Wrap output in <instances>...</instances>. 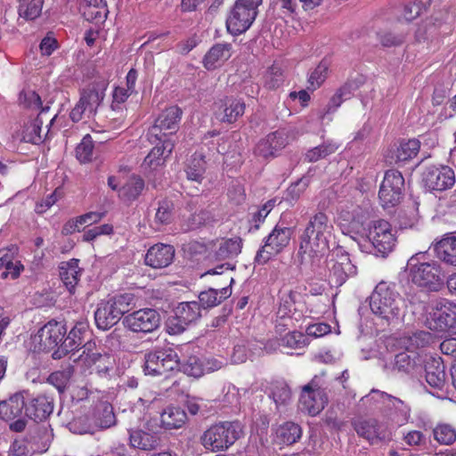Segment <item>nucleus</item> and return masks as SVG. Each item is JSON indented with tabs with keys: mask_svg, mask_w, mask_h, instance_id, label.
<instances>
[{
	"mask_svg": "<svg viewBox=\"0 0 456 456\" xmlns=\"http://www.w3.org/2000/svg\"><path fill=\"white\" fill-rule=\"evenodd\" d=\"M333 224L322 211L311 215L298 235L297 256L301 264L315 263L330 251Z\"/></svg>",
	"mask_w": 456,
	"mask_h": 456,
	"instance_id": "1",
	"label": "nucleus"
},
{
	"mask_svg": "<svg viewBox=\"0 0 456 456\" xmlns=\"http://www.w3.org/2000/svg\"><path fill=\"white\" fill-rule=\"evenodd\" d=\"M372 314L387 324L400 321L405 313V301L395 285L379 282L370 297Z\"/></svg>",
	"mask_w": 456,
	"mask_h": 456,
	"instance_id": "2",
	"label": "nucleus"
},
{
	"mask_svg": "<svg viewBox=\"0 0 456 456\" xmlns=\"http://www.w3.org/2000/svg\"><path fill=\"white\" fill-rule=\"evenodd\" d=\"M408 279L417 287L428 291H438L444 285V273L436 260H428L425 252L411 256L406 265Z\"/></svg>",
	"mask_w": 456,
	"mask_h": 456,
	"instance_id": "3",
	"label": "nucleus"
},
{
	"mask_svg": "<svg viewBox=\"0 0 456 456\" xmlns=\"http://www.w3.org/2000/svg\"><path fill=\"white\" fill-rule=\"evenodd\" d=\"M243 435V427L239 421H223L210 426L200 437L205 449L224 452Z\"/></svg>",
	"mask_w": 456,
	"mask_h": 456,
	"instance_id": "4",
	"label": "nucleus"
},
{
	"mask_svg": "<svg viewBox=\"0 0 456 456\" xmlns=\"http://www.w3.org/2000/svg\"><path fill=\"white\" fill-rule=\"evenodd\" d=\"M262 1L236 0L226 19L227 30L235 36L246 32L256 20Z\"/></svg>",
	"mask_w": 456,
	"mask_h": 456,
	"instance_id": "5",
	"label": "nucleus"
},
{
	"mask_svg": "<svg viewBox=\"0 0 456 456\" xmlns=\"http://www.w3.org/2000/svg\"><path fill=\"white\" fill-rule=\"evenodd\" d=\"M179 367V357L172 347H156L144 354L145 375L163 376Z\"/></svg>",
	"mask_w": 456,
	"mask_h": 456,
	"instance_id": "6",
	"label": "nucleus"
},
{
	"mask_svg": "<svg viewBox=\"0 0 456 456\" xmlns=\"http://www.w3.org/2000/svg\"><path fill=\"white\" fill-rule=\"evenodd\" d=\"M69 360L82 371L94 367L99 374H105L111 367L110 356L102 354L94 341L85 342L79 349L69 355Z\"/></svg>",
	"mask_w": 456,
	"mask_h": 456,
	"instance_id": "7",
	"label": "nucleus"
},
{
	"mask_svg": "<svg viewBox=\"0 0 456 456\" xmlns=\"http://www.w3.org/2000/svg\"><path fill=\"white\" fill-rule=\"evenodd\" d=\"M326 267L329 272V281L335 286L343 285L349 277L356 274V266L352 264L349 255L340 246L334 248L328 254Z\"/></svg>",
	"mask_w": 456,
	"mask_h": 456,
	"instance_id": "8",
	"label": "nucleus"
},
{
	"mask_svg": "<svg viewBox=\"0 0 456 456\" xmlns=\"http://www.w3.org/2000/svg\"><path fill=\"white\" fill-rule=\"evenodd\" d=\"M305 310V305L301 293L293 290L283 292L277 312L278 325L286 328L295 327L296 323L303 320Z\"/></svg>",
	"mask_w": 456,
	"mask_h": 456,
	"instance_id": "9",
	"label": "nucleus"
},
{
	"mask_svg": "<svg viewBox=\"0 0 456 456\" xmlns=\"http://www.w3.org/2000/svg\"><path fill=\"white\" fill-rule=\"evenodd\" d=\"M322 375H315L301 389L299 407L311 416L318 415L328 403V397L322 388Z\"/></svg>",
	"mask_w": 456,
	"mask_h": 456,
	"instance_id": "10",
	"label": "nucleus"
},
{
	"mask_svg": "<svg viewBox=\"0 0 456 456\" xmlns=\"http://www.w3.org/2000/svg\"><path fill=\"white\" fill-rule=\"evenodd\" d=\"M66 332L64 324L50 321L31 337L29 349L34 353H42L58 348Z\"/></svg>",
	"mask_w": 456,
	"mask_h": 456,
	"instance_id": "11",
	"label": "nucleus"
},
{
	"mask_svg": "<svg viewBox=\"0 0 456 456\" xmlns=\"http://www.w3.org/2000/svg\"><path fill=\"white\" fill-rule=\"evenodd\" d=\"M431 330L438 333L452 334L456 331V304L447 299H440L435 311L427 319Z\"/></svg>",
	"mask_w": 456,
	"mask_h": 456,
	"instance_id": "12",
	"label": "nucleus"
},
{
	"mask_svg": "<svg viewBox=\"0 0 456 456\" xmlns=\"http://www.w3.org/2000/svg\"><path fill=\"white\" fill-rule=\"evenodd\" d=\"M421 183L430 192H442L452 189L456 183L454 170L449 166H429L421 174Z\"/></svg>",
	"mask_w": 456,
	"mask_h": 456,
	"instance_id": "13",
	"label": "nucleus"
},
{
	"mask_svg": "<svg viewBox=\"0 0 456 456\" xmlns=\"http://www.w3.org/2000/svg\"><path fill=\"white\" fill-rule=\"evenodd\" d=\"M292 231L289 227L275 225L273 231L264 239L263 247L257 251L255 261L258 265L265 264L272 256L281 252L291 239Z\"/></svg>",
	"mask_w": 456,
	"mask_h": 456,
	"instance_id": "14",
	"label": "nucleus"
},
{
	"mask_svg": "<svg viewBox=\"0 0 456 456\" xmlns=\"http://www.w3.org/2000/svg\"><path fill=\"white\" fill-rule=\"evenodd\" d=\"M396 232L386 220L373 221L369 227L368 239L372 248L382 256H387L396 245Z\"/></svg>",
	"mask_w": 456,
	"mask_h": 456,
	"instance_id": "15",
	"label": "nucleus"
},
{
	"mask_svg": "<svg viewBox=\"0 0 456 456\" xmlns=\"http://www.w3.org/2000/svg\"><path fill=\"white\" fill-rule=\"evenodd\" d=\"M403 187L404 179L403 175L395 169L387 170L379 191L382 207L387 208L397 205L402 199Z\"/></svg>",
	"mask_w": 456,
	"mask_h": 456,
	"instance_id": "16",
	"label": "nucleus"
},
{
	"mask_svg": "<svg viewBox=\"0 0 456 456\" xmlns=\"http://www.w3.org/2000/svg\"><path fill=\"white\" fill-rule=\"evenodd\" d=\"M183 111L178 106H170L164 110L155 120L150 134L158 141L167 138L172 140V136L178 129L179 122L182 118Z\"/></svg>",
	"mask_w": 456,
	"mask_h": 456,
	"instance_id": "17",
	"label": "nucleus"
},
{
	"mask_svg": "<svg viewBox=\"0 0 456 456\" xmlns=\"http://www.w3.org/2000/svg\"><path fill=\"white\" fill-rule=\"evenodd\" d=\"M105 89L94 86L84 89L81 93L79 102L72 109L70 118L74 122L80 121L84 117L90 118L104 98Z\"/></svg>",
	"mask_w": 456,
	"mask_h": 456,
	"instance_id": "18",
	"label": "nucleus"
},
{
	"mask_svg": "<svg viewBox=\"0 0 456 456\" xmlns=\"http://www.w3.org/2000/svg\"><path fill=\"white\" fill-rule=\"evenodd\" d=\"M105 89L94 86L84 89L81 93L79 102L72 109L70 118L74 122L80 121L84 117L90 118L104 98Z\"/></svg>",
	"mask_w": 456,
	"mask_h": 456,
	"instance_id": "19",
	"label": "nucleus"
},
{
	"mask_svg": "<svg viewBox=\"0 0 456 456\" xmlns=\"http://www.w3.org/2000/svg\"><path fill=\"white\" fill-rule=\"evenodd\" d=\"M201 307L197 301L182 302L175 310V317L167 323V331L170 334L183 332L189 324L196 322L201 317Z\"/></svg>",
	"mask_w": 456,
	"mask_h": 456,
	"instance_id": "20",
	"label": "nucleus"
},
{
	"mask_svg": "<svg viewBox=\"0 0 456 456\" xmlns=\"http://www.w3.org/2000/svg\"><path fill=\"white\" fill-rule=\"evenodd\" d=\"M159 314L152 308H143L124 317L123 324L134 332L150 333L158 329Z\"/></svg>",
	"mask_w": 456,
	"mask_h": 456,
	"instance_id": "21",
	"label": "nucleus"
},
{
	"mask_svg": "<svg viewBox=\"0 0 456 456\" xmlns=\"http://www.w3.org/2000/svg\"><path fill=\"white\" fill-rule=\"evenodd\" d=\"M426 381L436 392H430L433 395L444 399L446 397L444 392L445 386L444 365L441 358L428 357L424 359Z\"/></svg>",
	"mask_w": 456,
	"mask_h": 456,
	"instance_id": "22",
	"label": "nucleus"
},
{
	"mask_svg": "<svg viewBox=\"0 0 456 456\" xmlns=\"http://www.w3.org/2000/svg\"><path fill=\"white\" fill-rule=\"evenodd\" d=\"M245 111L243 101L232 97H224L214 104V113L217 119L225 123H233Z\"/></svg>",
	"mask_w": 456,
	"mask_h": 456,
	"instance_id": "23",
	"label": "nucleus"
},
{
	"mask_svg": "<svg viewBox=\"0 0 456 456\" xmlns=\"http://www.w3.org/2000/svg\"><path fill=\"white\" fill-rule=\"evenodd\" d=\"M288 142V134L285 130L275 131L259 141L255 148V154L264 159L274 157Z\"/></svg>",
	"mask_w": 456,
	"mask_h": 456,
	"instance_id": "24",
	"label": "nucleus"
},
{
	"mask_svg": "<svg viewBox=\"0 0 456 456\" xmlns=\"http://www.w3.org/2000/svg\"><path fill=\"white\" fill-rule=\"evenodd\" d=\"M87 333L86 326L85 323L76 325L69 333L67 338L62 339L60 346L53 352V357L54 359H61V357L76 352L79 349L84 342L85 335Z\"/></svg>",
	"mask_w": 456,
	"mask_h": 456,
	"instance_id": "25",
	"label": "nucleus"
},
{
	"mask_svg": "<svg viewBox=\"0 0 456 456\" xmlns=\"http://www.w3.org/2000/svg\"><path fill=\"white\" fill-rule=\"evenodd\" d=\"M155 147L144 158L142 167L145 170H155L164 165L166 159L171 154L175 142L170 138L159 141Z\"/></svg>",
	"mask_w": 456,
	"mask_h": 456,
	"instance_id": "26",
	"label": "nucleus"
},
{
	"mask_svg": "<svg viewBox=\"0 0 456 456\" xmlns=\"http://www.w3.org/2000/svg\"><path fill=\"white\" fill-rule=\"evenodd\" d=\"M174 256L173 246L159 243L148 249L145 255V264L152 268H164L173 262Z\"/></svg>",
	"mask_w": 456,
	"mask_h": 456,
	"instance_id": "27",
	"label": "nucleus"
},
{
	"mask_svg": "<svg viewBox=\"0 0 456 456\" xmlns=\"http://www.w3.org/2000/svg\"><path fill=\"white\" fill-rule=\"evenodd\" d=\"M436 256L444 265L456 267V235L445 233L434 242Z\"/></svg>",
	"mask_w": 456,
	"mask_h": 456,
	"instance_id": "28",
	"label": "nucleus"
},
{
	"mask_svg": "<svg viewBox=\"0 0 456 456\" xmlns=\"http://www.w3.org/2000/svg\"><path fill=\"white\" fill-rule=\"evenodd\" d=\"M25 392H16L7 399L0 401V419L12 421L22 416L26 408Z\"/></svg>",
	"mask_w": 456,
	"mask_h": 456,
	"instance_id": "29",
	"label": "nucleus"
},
{
	"mask_svg": "<svg viewBox=\"0 0 456 456\" xmlns=\"http://www.w3.org/2000/svg\"><path fill=\"white\" fill-rule=\"evenodd\" d=\"M187 421V414L180 406L169 404L159 416V427L165 430L179 429Z\"/></svg>",
	"mask_w": 456,
	"mask_h": 456,
	"instance_id": "30",
	"label": "nucleus"
},
{
	"mask_svg": "<svg viewBox=\"0 0 456 456\" xmlns=\"http://www.w3.org/2000/svg\"><path fill=\"white\" fill-rule=\"evenodd\" d=\"M53 411V400L45 395H39L26 403L25 414L35 421L45 419Z\"/></svg>",
	"mask_w": 456,
	"mask_h": 456,
	"instance_id": "31",
	"label": "nucleus"
},
{
	"mask_svg": "<svg viewBox=\"0 0 456 456\" xmlns=\"http://www.w3.org/2000/svg\"><path fill=\"white\" fill-rule=\"evenodd\" d=\"M424 358L419 354L413 351L402 352L395 355L394 369L398 371L414 374L422 370Z\"/></svg>",
	"mask_w": 456,
	"mask_h": 456,
	"instance_id": "32",
	"label": "nucleus"
},
{
	"mask_svg": "<svg viewBox=\"0 0 456 456\" xmlns=\"http://www.w3.org/2000/svg\"><path fill=\"white\" fill-rule=\"evenodd\" d=\"M357 435L370 443L383 440L386 437L384 428L376 419H359L353 422Z\"/></svg>",
	"mask_w": 456,
	"mask_h": 456,
	"instance_id": "33",
	"label": "nucleus"
},
{
	"mask_svg": "<svg viewBox=\"0 0 456 456\" xmlns=\"http://www.w3.org/2000/svg\"><path fill=\"white\" fill-rule=\"evenodd\" d=\"M94 431L112 427L116 423V417L112 405L108 402L98 403L90 414Z\"/></svg>",
	"mask_w": 456,
	"mask_h": 456,
	"instance_id": "34",
	"label": "nucleus"
},
{
	"mask_svg": "<svg viewBox=\"0 0 456 456\" xmlns=\"http://www.w3.org/2000/svg\"><path fill=\"white\" fill-rule=\"evenodd\" d=\"M232 56V45L219 43L214 45L206 53L203 63L206 69H215L222 66Z\"/></svg>",
	"mask_w": 456,
	"mask_h": 456,
	"instance_id": "35",
	"label": "nucleus"
},
{
	"mask_svg": "<svg viewBox=\"0 0 456 456\" xmlns=\"http://www.w3.org/2000/svg\"><path fill=\"white\" fill-rule=\"evenodd\" d=\"M384 396L391 402V405L387 408L389 411L387 423L395 427H402L408 423L411 418L410 407L397 397Z\"/></svg>",
	"mask_w": 456,
	"mask_h": 456,
	"instance_id": "36",
	"label": "nucleus"
},
{
	"mask_svg": "<svg viewBox=\"0 0 456 456\" xmlns=\"http://www.w3.org/2000/svg\"><path fill=\"white\" fill-rule=\"evenodd\" d=\"M361 84V78L350 79L346 81L336 91L334 95L330 98L327 106V111H335L344 101L351 98L354 93L360 88Z\"/></svg>",
	"mask_w": 456,
	"mask_h": 456,
	"instance_id": "37",
	"label": "nucleus"
},
{
	"mask_svg": "<svg viewBox=\"0 0 456 456\" xmlns=\"http://www.w3.org/2000/svg\"><path fill=\"white\" fill-rule=\"evenodd\" d=\"M81 271L77 259L73 258L61 264L60 277L69 292H72L78 283Z\"/></svg>",
	"mask_w": 456,
	"mask_h": 456,
	"instance_id": "38",
	"label": "nucleus"
},
{
	"mask_svg": "<svg viewBox=\"0 0 456 456\" xmlns=\"http://www.w3.org/2000/svg\"><path fill=\"white\" fill-rule=\"evenodd\" d=\"M115 310L106 301H102L94 313V320L98 329L107 330L114 326L120 318L114 312Z\"/></svg>",
	"mask_w": 456,
	"mask_h": 456,
	"instance_id": "39",
	"label": "nucleus"
},
{
	"mask_svg": "<svg viewBox=\"0 0 456 456\" xmlns=\"http://www.w3.org/2000/svg\"><path fill=\"white\" fill-rule=\"evenodd\" d=\"M128 432L130 445L134 448L151 451L159 444V438L154 434L141 429H129Z\"/></svg>",
	"mask_w": 456,
	"mask_h": 456,
	"instance_id": "40",
	"label": "nucleus"
},
{
	"mask_svg": "<svg viewBox=\"0 0 456 456\" xmlns=\"http://www.w3.org/2000/svg\"><path fill=\"white\" fill-rule=\"evenodd\" d=\"M232 294L230 287H224L220 289H208L199 295L200 307L203 309L211 308L219 305L224 299L229 297Z\"/></svg>",
	"mask_w": 456,
	"mask_h": 456,
	"instance_id": "41",
	"label": "nucleus"
},
{
	"mask_svg": "<svg viewBox=\"0 0 456 456\" xmlns=\"http://www.w3.org/2000/svg\"><path fill=\"white\" fill-rule=\"evenodd\" d=\"M144 188V182L139 176H131L118 190V197L124 202H131L138 198Z\"/></svg>",
	"mask_w": 456,
	"mask_h": 456,
	"instance_id": "42",
	"label": "nucleus"
},
{
	"mask_svg": "<svg viewBox=\"0 0 456 456\" xmlns=\"http://www.w3.org/2000/svg\"><path fill=\"white\" fill-rule=\"evenodd\" d=\"M276 436L280 444L289 445L300 439L302 429L299 425L288 421L278 428Z\"/></svg>",
	"mask_w": 456,
	"mask_h": 456,
	"instance_id": "43",
	"label": "nucleus"
},
{
	"mask_svg": "<svg viewBox=\"0 0 456 456\" xmlns=\"http://www.w3.org/2000/svg\"><path fill=\"white\" fill-rule=\"evenodd\" d=\"M262 84L267 89H276L283 85L284 70L279 62H273L262 76Z\"/></svg>",
	"mask_w": 456,
	"mask_h": 456,
	"instance_id": "44",
	"label": "nucleus"
},
{
	"mask_svg": "<svg viewBox=\"0 0 456 456\" xmlns=\"http://www.w3.org/2000/svg\"><path fill=\"white\" fill-rule=\"evenodd\" d=\"M269 397L273 399L276 409L287 406L291 401V390L284 381H276L272 384Z\"/></svg>",
	"mask_w": 456,
	"mask_h": 456,
	"instance_id": "45",
	"label": "nucleus"
},
{
	"mask_svg": "<svg viewBox=\"0 0 456 456\" xmlns=\"http://www.w3.org/2000/svg\"><path fill=\"white\" fill-rule=\"evenodd\" d=\"M242 240L240 238H232L218 241L216 249V258L218 260L226 259L237 256L241 251Z\"/></svg>",
	"mask_w": 456,
	"mask_h": 456,
	"instance_id": "46",
	"label": "nucleus"
},
{
	"mask_svg": "<svg viewBox=\"0 0 456 456\" xmlns=\"http://www.w3.org/2000/svg\"><path fill=\"white\" fill-rule=\"evenodd\" d=\"M420 142L417 139L403 141L399 143L395 151L396 162H406L417 156Z\"/></svg>",
	"mask_w": 456,
	"mask_h": 456,
	"instance_id": "47",
	"label": "nucleus"
},
{
	"mask_svg": "<svg viewBox=\"0 0 456 456\" xmlns=\"http://www.w3.org/2000/svg\"><path fill=\"white\" fill-rule=\"evenodd\" d=\"M43 120L37 116L25 125L22 132V139L27 142L38 144L43 142L44 134L42 129Z\"/></svg>",
	"mask_w": 456,
	"mask_h": 456,
	"instance_id": "48",
	"label": "nucleus"
},
{
	"mask_svg": "<svg viewBox=\"0 0 456 456\" xmlns=\"http://www.w3.org/2000/svg\"><path fill=\"white\" fill-rule=\"evenodd\" d=\"M350 218V213L342 212L338 216V225L342 232L346 235L350 236L354 240L357 241L361 251L365 252L367 249L357 240V235L360 229V223L354 219L348 222Z\"/></svg>",
	"mask_w": 456,
	"mask_h": 456,
	"instance_id": "49",
	"label": "nucleus"
},
{
	"mask_svg": "<svg viewBox=\"0 0 456 456\" xmlns=\"http://www.w3.org/2000/svg\"><path fill=\"white\" fill-rule=\"evenodd\" d=\"M84 2L86 4L84 14L87 20L99 22L106 19L108 11L104 0H84Z\"/></svg>",
	"mask_w": 456,
	"mask_h": 456,
	"instance_id": "50",
	"label": "nucleus"
},
{
	"mask_svg": "<svg viewBox=\"0 0 456 456\" xmlns=\"http://www.w3.org/2000/svg\"><path fill=\"white\" fill-rule=\"evenodd\" d=\"M434 439L442 445H451L456 441V428L452 425L441 423L433 429Z\"/></svg>",
	"mask_w": 456,
	"mask_h": 456,
	"instance_id": "51",
	"label": "nucleus"
},
{
	"mask_svg": "<svg viewBox=\"0 0 456 456\" xmlns=\"http://www.w3.org/2000/svg\"><path fill=\"white\" fill-rule=\"evenodd\" d=\"M186 175L189 180L200 182L205 171V160L202 153L195 152L186 167Z\"/></svg>",
	"mask_w": 456,
	"mask_h": 456,
	"instance_id": "52",
	"label": "nucleus"
},
{
	"mask_svg": "<svg viewBox=\"0 0 456 456\" xmlns=\"http://www.w3.org/2000/svg\"><path fill=\"white\" fill-rule=\"evenodd\" d=\"M339 147L335 142L327 141L322 145L316 146L309 150L305 153V159L309 162H316L327 156L334 153Z\"/></svg>",
	"mask_w": 456,
	"mask_h": 456,
	"instance_id": "53",
	"label": "nucleus"
},
{
	"mask_svg": "<svg viewBox=\"0 0 456 456\" xmlns=\"http://www.w3.org/2000/svg\"><path fill=\"white\" fill-rule=\"evenodd\" d=\"M330 63L322 60L316 68L310 73L308 77V89L314 91L319 88L328 77Z\"/></svg>",
	"mask_w": 456,
	"mask_h": 456,
	"instance_id": "54",
	"label": "nucleus"
},
{
	"mask_svg": "<svg viewBox=\"0 0 456 456\" xmlns=\"http://www.w3.org/2000/svg\"><path fill=\"white\" fill-rule=\"evenodd\" d=\"M114 312L121 318L126 313L131 310L134 305V296L131 293H125L114 296L107 300Z\"/></svg>",
	"mask_w": 456,
	"mask_h": 456,
	"instance_id": "55",
	"label": "nucleus"
},
{
	"mask_svg": "<svg viewBox=\"0 0 456 456\" xmlns=\"http://www.w3.org/2000/svg\"><path fill=\"white\" fill-rule=\"evenodd\" d=\"M44 0H30L19 5V15L27 20L37 19L42 12Z\"/></svg>",
	"mask_w": 456,
	"mask_h": 456,
	"instance_id": "56",
	"label": "nucleus"
},
{
	"mask_svg": "<svg viewBox=\"0 0 456 456\" xmlns=\"http://www.w3.org/2000/svg\"><path fill=\"white\" fill-rule=\"evenodd\" d=\"M381 395L387 397H393L385 392L372 389L369 395L362 398V402L363 404L369 405L370 408L386 407L387 409L389 405H391V402L390 400L385 398V396H381Z\"/></svg>",
	"mask_w": 456,
	"mask_h": 456,
	"instance_id": "57",
	"label": "nucleus"
},
{
	"mask_svg": "<svg viewBox=\"0 0 456 456\" xmlns=\"http://www.w3.org/2000/svg\"><path fill=\"white\" fill-rule=\"evenodd\" d=\"M35 448L26 438L18 437L9 444V456H32Z\"/></svg>",
	"mask_w": 456,
	"mask_h": 456,
	"instance_id": "58",
	"label": "nucleus"
},
{
	"mask_svg": "<svg viewBox=\"0 0 456 456\" xmlns=\"http://www.w3.org/2000/svg\"><path fill=\"white\" fill-rule=\"evenodd\" d=\"M69 429L75 434H94V428L90 415L74 419L68 425Z\"/></svg>",
	"mask_w": 456,
	"mask_h": 456,
	"instance_id": "59",
	"label": "nucleus"
},
{
	"mask_svg": "<svg viewBox=\"0 0 456 456\" xmlns=\"http://www.w3.org/2000/svg\"><path fill=\"white\" fill-rule=\"evenodd\" d=\"M182 370L188 376L200 378L205 374L203 361L197 356H191L181 365Z\"/></svg>",
	"mask_w": 456,
	"mask_h": 456,
	"instance_id": "60",
	"label": "nucleus"
},
{
	"mask_svg": "<svg viewBox=\"0 0 456 456\" xmlns=\"http://www.w3.org/2000/svg\"><path fill=\"white\" fill-rule=\"evenodd\" d=\"M94 143L91 136L86 134L76 148V156L80 162H88L93 158Z\"/></svg>",
	"mask_w": 456,
	"mask_h": 456,
	"instance_id": "61",
	"label": "nucleus"
},
{
	"mask_svg": "<svg viewBox=\"0 0 456 456\" xmlns=\"http://www.w3.org/2000/svg\"><path fill=\"white\" fill-rule=\"evenodd\" d=\"M310 183L309 176H303L295 183H292L286 191L285 200L290 202L296 201L300 195L305 191Z\"/></svg>",
	"mask_w": 456,
	"mask_h": 456,
	"instance_id": "62",
	"label": "nucleus"
},
{
	"mask_svg": "<svg viewBox=\"0 0 456 456\" xmlns=\"http://www.w3.org/2000/svg\"><path fill=\"white\" fill-rule=\"evenodd\" d=\"M307 344L306 336L299 331L289 332L281 338V345L289 348H302Z\"/></svg>",
	"mask_w": 456,
	"mask_h": 456,
	"instance_id": "63",
	"label": "nucleus"
},
{
	"mask_svg": "<svg viewBox=\"0 0 456 456\" xmlns=\"http://www.w3.org/2000/svg\"><path fill=\"white\" fill-rule=\"evenodd\" d=\"M24 270V265L20 261L14 258L13 255L10 256V263L5 265L4 270L1 273V278L12 280L17 279Z\"/></svg>",
	"mask_w": 456,
	"mask_h": 456,
	"instance_id": "64",
	"label": "nucleus"
}]
</instances>
